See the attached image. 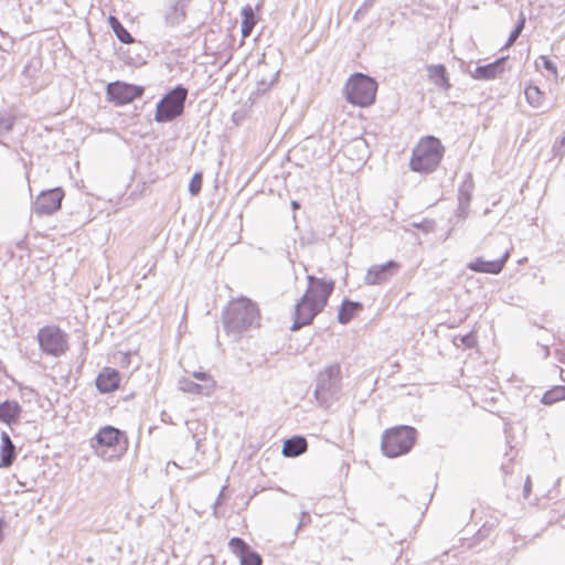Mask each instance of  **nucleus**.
I'll return each mask as SVG.
<instances>
[{
	"instance_id": "obj_1",
	"label": "nucleus",
	"mask_w": 565,
	"mask_h": 565,
	"mask_svg": "<svg viewBox=\"0 0 565 565\" xmlns=\"http://www.w3.org/2000/svg\"><path fill=\"white\" fill-rule=\"evenodd\" d=\"M129 447V439L125 431L106 425L98 429L92 439V448L95 455L104 461H117L121 459Z\"/></svg>"
},
{
	"instance_id": "obj_2",
	"label": "nucleus",
	"mask_w": 565,
	"mask_h": 565,
	"mask_svg": "<svg viewBox=\"0 0 565 565\" xmlns=\"http://www.w3.org/2000/svg\"><path fill=\"white\" fill-rule=\"evenodd\" d=\"M444 152L445 148L438 138L423 137L413 149L409 167L415 172L430 173L440 164Z\"/></svg>"
},
{
	"instance_id": "obj_3",
	"label": "nucleus",
	"mask_w": 565,
	"mask_h": 565,
	"mask_svg": "<svg viewBox=\"0 0 565 565\" xmlns=\"http://www.w3.org/2000/svg\"><path fill=\"white\" fill-rule=\"evenodd\" d=\"M416 439L415 428L406 425L394 426L383 431L381 449L388 458L399 457L411 451Z\"/></svg>"
},
{
	"instance_id": "obj_4",
	"label": "nucleus",
	"mask_w": 565,
	"mask_h": 565,
	"mask_svg": "<svg viewBox=\"0 0 565 565\" xmlns=\"http://www.w3.org/2000/svg\"><path fill=\"white\" fill-rule=\"evenodd\" d=\"M377 83L374 78L362 74H352L344 85L345 99L359 107H369L375 103Z\"/></svg>"
},
{
	"instance_id": "obj_5",
	"label": "nucleus",
	"mask_w": 565,
	"mask_h": 565,
	"mask_svg": "<svg viewBox=\"0 0 565 565\" xmlns=\"http://www.w3.org/2000/svg\"><path fill=\"white\" fill-rule=\"evenodd\" d=\"M259 318L257 307L248 299L231 301L224 312V324L230 332H241Z\"/></svg>"
},
{
	"instance_id": "obj_6",
	"label": "nucleus",
	"mask_w": 565,
	"mask_h": 565,
	"mask_svg": "<svg viewBox=\"0 0 565 565\" xmlns=\"http://www.w3.org/2000/svg\"><path fill=\"white\" fill-rule=\"evenodd\" d=\"M36 338L41 351L46 355L58 358L70 349L68 335L57 326L42 327Z\"/></svg>"
},
{
	"instance_id": "obj_7",
	"label": "nucleus",
	"mask_w": 565,
	"mask_h": 565,
	"mask_svg": "<svg viewBox=\"0 0 565 565\" xmlns=\"http://www.w3.org/2000/svg\"><path fill=\"white\" fill-rule=\"evenodd\" d=\"M188 97V89L177 86L158 103L154 111V119L158 122L171 121L182 115L184 103Z\"/></svg>"
},
{
	"instance_id": "obj_8",
	"label": "nucleus",
	"mask_w": 565,
	"mask_h": 565,
	"mask_svg": "<svg viewBox=\"0 0 565 565\" xmlns=\"http://www.w3.org/2000/svg\"><path fill=\"white\" fill-rule=\"evenodd\" d=\"M108 99L115 105L121 106L140 98L143 95L142 86L128 84L125 82H114L107 85Z\"/></svg>"
},
{
	"instance_id": "obj_9",
	"label": "nucleus",
	"mask_w": 565,
	"mask_h": 565,
	"mask_svg": "<svg viewBox=\"0 0 565 565\" xmlns=\"http://www.w3.org/2000/svg\"><path fill=\"white\" fill-rule=\"evenodd\" d=\"M307 280L308 288L303 296L323 309L328 303L329 297L334 290V280L317 278L311 275L307 277Z\"/></svg>"
},
{
	"instance_id": "obj_10",
	"label": "nucleus",
	"mask_w": 565,
	"mask_h": 565,
	"mask_svg": "<svg viewBox=\"0 0 565 565\" xmlns=\"http://www.w3.org/2000/svg\"><path fill=\"white\" fill-rule=\"evenodd\" d=\"M64 192L61 188L43 191L34 202V212L38 215H50L61 209Z\"/></svg>"
},
{
	"instance_id": "obj_11",
	"label": "nucleus",
	"mask_w": 565,
	"mask_h": 565,
	"mask_svg": "<svg viewBox=\"0 0 565 565\" xmlns=\"http://www.w3.org/2000/svg\"><path fill=\"white\" fill-rule=\"evenodd\" d=\"M322 310L323 309L317 303L302 296L295 308V321L292 324V330H298L303 326L310 324L313 318Z\"/></svg>"
},
{
	"instance_id": "obj_12",
	"label": "nucleus",
	"mask_w": 565,
	"mask_h": 565,
	"mask_svg": "<svg viewBox=\"0 0 565 565\" xmlns=\"http://www.w3.org/2000/svg\"><path fill=\"white\" fill-rule=\"evenodd\" d=\"M228 546L234 555L239 558L241 565H262V556L253 551L246 542L239 537H233L228 542Z\"/></svg>"
},
{
	"instance_id": "obj_13",
	"label": "nucleus",
	"mask_w": 565,
	"mask_h": 565,
	"mask_svg": "<svg viewBox=\"0 0 565 565\" xmlns=\"http://www.w3.org/2000/svg\"><path fill=\"white\" fill-rule=\"evenodd\" d=\"M509 257L510 253L508 250L504 252L500 258L494 260H486L482 257H478L473 262H470L467 267L475 273L498 275L504 268Z\"/></svg>"
},
{
	"instance_id": "obj_14",
	"label": "nucleus",
	"mask_w": 565,
	"mask_h": 565,
	"mask_svg": "<svg viewBox=\"0 0 565 565\" xmlns=\"http://www.w3.org/2000/svg\"><path fill=\"white\" fill-rule=\"evenodd\" d=\"M399 267V263L395 260H388L382 265H374L367 270L365 279L370 285L383 284L387 281Z\"/></svg>"
},
{
	"instance_id": "obj_15",
	"label": "nucleus",
	"mask_w": 565,
	"mask_h": 565,
	"mask_svg": "<svg viewBox=\"0 0 565 565\" xmlns=\"http://www.w3.org/2000/svg\"><path fill=\"white\" fill-rule=\"evenodd\" d=\"M121 376L119 372L113 367H104L97 375L95 384L97 390L103 394L117 391L120 387Z\"/></svg>"
},
{
	"instance_id": "obj_16",
	"label": "nucleus",
	"mask_w": 565,
	"mask_h": 565,
	"mask_svg": "<svg viewBox=\"0 0 565 565\" xmlns=\"http://www.w3.org/2000/svg\"><path fill=\"white\" fill-rule=\"evenodd\" d=\"M22 407L17 401L7 399L0 403V423L8 426L20 422Z\"/></svg>"
},
{
	"instance_id": "obj_17",
	"label": "nucleus",
	"mask_w": 565,
	"mask_h": 565,
	"mask_svg": "<svg viewBox=\"0 0 565 565\" xmlns=\"http://www.w3.org/2000/svg\"><path fill=\"white\" fill-rule=\"evenodd\" d=\"M428 79L438 88L448 90L451 87L446 66L431 64L426 67Z\"/></svg>"
},
{
	"instance_id": "obj_18",
	"label": "nucleus",
	"mask_w": 565,
	"mask_h": 565,
	"mask_svg": "<svg viewBox=\"0 0 565 565\" xmlns=\"http://www.w3.org/2000/svg\"><path fill=\"white\" fill-rule=\"evenodd\" d=\"M503 62L504 58H499L498 61L483 65L478 66L473 70L471 73L472 78L478 81H490L494 79L498 76H500L503 73Z\"/></svg>"
},
{
	"instance_id": "obj_19",
	"label": "nucleus",
	"mask_w": 565,
	"mask_h": 565,
	"mask_svg": "<svg viewBox=\"0 0 565 565\" xmlns=\"http://www.w3.org/2000/svg\"><path fill=\"white\" fill-rule=\"evenodd\" d=\"M15 459V447L6 433H1V446H0V468H9L12 466Z\"/></svg>"
},
{
	"instance_id": "obj_20",
	"label": "nucleus",
	"mask_w": 565,
	"mask_h": 565,
	"mask_svg": "<svg viewBox=\"0 0 565 565\" xmlns=\"http://www.w3.org/2000/svg\"><path fill=\"white\" fill-rule=\"evenodd\" d=\"M308 444L306 438L296 436L284 441L282 455L285 457H297L307 450Z\"/></svg>"
},
{
	"instance_id": "obj_21",
	"label": "nucleus",
	"mask_w": 565,
	"mask_h": 565,
	"mask_svg": "<svg viewBox=\"0 0 565 565\" xmlns=\"http://www.w3.org/2000/svg\"><path fill=\"white\" fill-rule=\"evenodd\" d=\"M363 309L362 303L344 300L339 309L338 320L345 324Z\"/></svg>"
},
{
	"instance_id": "obj_22",
	"label": "nucleus",
	"mask_w": 565,
	"mask_h": 565,
	"mask_svg": "<svg viewBox=\"0 0 565 565\" xmlns=\"http://www.w3.org/2000/svg\"><path fill=\"white\" fill-rule=\"evenodd\" d=\"M216 382L199 384L192 381H184L183 391L196 395H210L214 392Z\"/></svg>"
},
{
	"instance_id": "obj_23",
	"label": "nucleus",
	"mask_w": 565,
	"mask_h": 565,
	"mask_svg": "<svg viewBox=\"0 0 565 565\" xmlns=\"http://www.w3.org/2000/svg\"><path fill=\"white\" fill-rule=\"evenodd\" d=\"M242 35L243 38H247L250 35L256 24V18L253 8L250 6H245L242 9Z\"/></svg>"
},
{
	"instance_id": "obj_24",
	"label": "nucleus",
	"mask_w": 565,
	"mask_h": 565,
	"mask_svg": "<svg viewBox=\"0 0 565 565\" xmlns=\"http://www.w3.org/2000/svg\"><path fill=\"white\" fill-rule=\"evenodd\" d=\"M108 23L120 42L125 44H131L135 42L131 34L124 28V25L116 17L110 15L108 18Z\"/></svg>"
},
{
	"instance_id": "obj_25",
	"label": "nucleus",
	"mask_w": 565,
	"mask_h": 565,
	"mask_svg": "<svg viewBox=\"0 0 565 565\" xmlns=\"http://www.w3.org/2000/svg\"><path fill=\"white\" fill-rule=\"evenodd\" d=\"M562 401H565V386L563 385L553 386L551 390L546 391L541 398L542 404L547 406Z\"/></svg>"
},
{
	"instance_id": "obj_26",
	"label": "nucleus",
	"mask_w": 565,
	"mask_h": 565,
	"mask_svg": "<svg viewBox=\"0 0 565 565\" xmlns=\"http://www.w3.org/2000/svg\"><path fill=\"white\" fill-rule=\"evenodd\" d=\"M525 97L527 103L533 107L542 106L544 102V94L541 89L535 85H529L525 87Z\"/></svg>"
},
{
	"instance_id": "obj_27",
	"label": "nucleus",
	"mask_w": 565,
	"mask_h": 565,
	"mask_svg": "<svg viewBox=\"0 0 565 565\" xmlns=\"http://www.w3.org/2000/svg\"><path fill=\"white\" fill-rule=\"evenodd\" d=\"M202 188V174L195 173L189 184V190L193 195H198Z\"/></svg>"
},
{
	"instance_id": "obj_28",
	"label": "nucleus",
	"mask_w": 565,
	"mask_h": 565,
	"mask_svg": "<svg viewBox=\"0 0 565 565\" xmlns=\"http://www.w3.org/2000/svg\"><path fill=\"white\" fill-rule=\"evenodd\" d=\"M541 60L543 61L544 67L548 72H551L553 75H557V67H556V65L547 56H542Z\"/></svg>"
},
{
	"instance_id": "obj_29",
	"label": "nucleus",
	"mask_w": 565,
	"mask_h": 565,
	"mask_svg": "<svg viewBox=\"0 0 565 565\" xmlns=\"http://www.w3.org/2000/svg\"><path fill=\"white\" fill-rule=\"evenodd\" d=\"M524 23H525V20L524 19H521V21L519 22L518 26L515 28V30L511 33L510 35V39H509V43H513L516 38L520 35V33L522 32L523 28H524Z\"/></svg>"
},
{
	"instance_id": "obj_30",
	"label": "nucleus",
	"mask_w": 565,
	"mask_h": 565,
	"mask_svg": "<svg viewBox=\"0 0 565 565\" xmlns=\"http://www.w3.org/2000/svg\"><path fill=\"white\" fill-rule=\"evenodd\" d=\"M193 376L196 380L203 382L204 384L210 383V382H215L210 374H206V373H203V372H196V373L193 374Z\"/></svg>"
},
{
	"instance_id": "obj_31",
	"label": "nucleus",
	"mask_w": 565,
	"mask_h": 565,
	"mask_svg": "<svg viewBox=\"0 0 565 565\" xmlns=\"http://www.w3.org/2000/svg\"><path fill=\"white\" fill-rule=\"evenodd\" d=\"M553 149L557 153H559L561 151H563L565 149V136H563V137L558 138L557 140H555Z\"/></svg>"
},
{
	"instance_id": "obj_32",
	"label": "nucleus",
	"mask_w": 565,
	"mask_h": 565,
	"mask_svg": "<svg viewBox=\"0 0 565 565\" xmlns=\"http://www.w3.org/2000/svg\"><path fill=\"white\" fill-rule=\"evenodd\" d=\"M292 206H294L295 209H297L299 205H298V203H297V202H292Z\"/></svg>"
}]
</instances>
